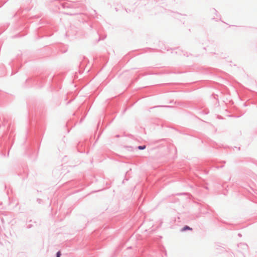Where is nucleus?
Returning a JSON list of instances; mask_svg holds the SVG:
<instances>
[{
  "label": "nucleus",
  "mask_w": 257,
  "mask_h": 257,
  "mask_svg": "<svg viewBox=\"0 0 257 257\" xmlns=\"http://www.w3.org/2000/svg\"><path fill=\"white\" fill-rule=\"evenodd\" d=\"M187 230H192V229L188 226H185L183 228L181 229V231H185Z\"/></svg>",
  "instance_id": "obj_1"
},
{
  "label": "nucleus",
  "mask_w": 257,
  "mask_h": 257,
  "mask_svg": "<svg viewBox=\"0 0 257 257\" xmlns=\"http://www.w3.org/2000/svg\"><path fill=\"white\" fill-rule=\"evenodd\" d=\"M138 148L140 149V150H143L144 149L146 148V146H139L138 147Z\"/></svg>",
  "instance_id": "obj_2"
},
{
  "label": "nucleus",
  "mask_w": 257,
  "mask_h": 257,
  "mask_svg": "<svg viewBox=\"0 0 257 257\" xmlns=\"http://www.w3.org/2000/svg\"><path fill=\"white\" fill-rule=\"evenodd\" d=\"M61 254V252H60V251H58V252H57V256H56V257H60Z\"/></svg>",
  "instance_id": "obj_3"
}]
</instances>
